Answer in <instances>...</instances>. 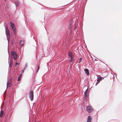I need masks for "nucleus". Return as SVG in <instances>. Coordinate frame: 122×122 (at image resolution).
I'll list each match as a JSON object with an SVG mask.
<instances>
[{
  "label": "nucleus",
  "instance_id": "6",
  "mask_svg": "<svg viewBox=\"0 0 122 122\" xmlns=\"http://www.w3.org/2000/svg\"><path fill=\"white\" fill-rule=\"evenodd\" d=\"M5 30L6 33L7 35V36H8L9 37H10V35L9 33V31L8 29L7 28H6V29Z\"/></svg>",
  "mask_w": 122,
  "mask_h": 122
},
{
  "label": "nucleus",
  "instance_id": "25",
  "mask_svg": "<svg viewBox=\"0 0 122 122\" xmlns=\"http://www.w3.org/2000/svg\"><path fill=\"white\" fill-rule=\"evenodd\" d=\"M76 28H75V29H74L75 30V29H76Z\"/></svg>",
  "mask_w": 122,
  "mask_h": 122
},
{
  "label": "nucleus",
  "instance_id": "17",
  "mask_svg": "<svg viewBox=\"0 0 122 122\" xmlns=\"http://www.w3.org/2000/svg\"><path fill=\"white\" fill-rule=\"evenodd\" d=\"M25 69H26V68L25 67L24 68V69L21 72V74L22 75V74L23 73V72L25 70Z\"/></svg>",
  "mask_w": 122,
  "mask_h": 122
},
{
  "label": "nucleus",
  "instance_id": "1",
  "mask_svg": "<svg viewBox=\"0 0 122 122\" xmlns=\"http://www.w3.org/2000/svg\"><path fill=\"white\" fill-rule=\"evenodd\" d=\"M68 55L69 57H71V59L70 60V62H72L74 60V56L73 55L72 53L70 51L68 54Z\"/></svg>",
  "mask_w": 122,
  "mask_h": 122
},
{
  "label": "nucleus",
  "instance_id": "5",
  "mask_svg": "<svg viewBox=\"0 0 122 122\" xmlns=\"http://www.w3.org/2000/svg\"><path fill=\"white\" fill-rule=\"evenodd\" d=\"M29 97L31 101L33 100L34 93L33 92H30L29 94Z\"/></svg>",
  "mask_w": 122,
  "mask_h": 122
},
{
  "label": "nucleus",
  "instance_id": "22",
  "mask_svg": "<svg viewBox=\"0 0 122 122\" xmlns=\"http://www.w3.org/2000/svg\"><path fill=\"white\" fill-rule=\"evenodd\" d=\"M13 31H15L16 30L15 28H14V29H13Z\"/></svg>",
  "mask_w": 122,
  "mask_h": 122
},
{
  "label": "nucleus",
  "instance_id": "2",
  "mask_svg": "<svg viewBox=\"0 0 122 122\" xmlns=\"http://www.w3.org/2000/svg\"><path fill=\"white\" fill-rule=\"evenodd\" d=\"M11 55L12 56L13 58L15 60H16L17 59V56L16 53L15 52L12 51L11 52Z\"/></svg>",
  "mask_w": 122,
  "mask_h": 122
},
{
  "label": "nucleus",
  "instance_id": "11",
  "mask_svg": "<svg viewBox=\"0 0 122 122\" xmlns=\"http://www.w3.org/2000/svg\"><path fill=\"white\" fill-rule=\"evenodd\" d=\"M4 111H1L0 112V117H1L3 116V114L4 113Z\"/></svg>",
  "mask_w": 122,
  "mask_h": 122
},
{
  "label": "nucleus",
  "instance_id": "3",
  "mask_svg": "<svg viewBox=\"0 0 122 122\" xmlns=\"http://www.w3.org/2000/svg\"><path fill=\"white\" fill-rule=\"evenodd\" d=\"M87 112L88 113H90L92 112L93 110L92 107L91 106H88L86 108Z\"/></svg>",
  "mask_w": 122,
  "mask_h": 122
},
{
  "label": "nucleus",
  "instance_id": "13",
  "mask_svg": "<svg viewBox=\"0 0 122 122\" xmlns=\"http://www.w3.org/2000/svg\"><path fill=\"white\" fill-rule=\"evenodd\" d=\"M9 92H5L4 93V97L6 96L7 95L9 97V95L8 94Z\"/></svg>",
  "mask_w": 122,
  "mask_h": 122
},
{
  "label": "nucleus",
  "instance_id": "18",
  "mask_svg": "<svg viewBox=\"0 0 122 122\" xmlns=\"http://www.w3.org/2000/svg\"><path fill=\"white\" fill-rule=\"evenodd\" d=\"M72 26V25L70 23L69 25V29H70L71 28Z\"/></svg>",
  "mask_w": 122,
  "mask_h": 122
},
{
  "label": "nucleus",
  "instance_id": "23",
  "mask_svg": "<svg viewBox=\"0 0 122 122\" xmlns=\"http://www.w3.org/2000/svg\"><path fill=\"white\" fill-rule=\"evenodd\" d=\"M14 34H15L16 33V31H14Z\"/></svg>",
  "mask_w": 122,
  "mask_h": 122
},
{
  "label": "nucleus",
  "instance_id": "10",
  "mask_svg": "<svg viewBox=\"0 0 122 122\" xmlns=\"http://www.w3.org/2000/svg\"><path fill=\"white\" fill-rule=\"evenodd\" d=\"M11 86V82H8L7 84V87H10Z\"/></svg>",
  "mask_w": 122,
  "mask_h": 122
},
{
  "label": "nucleus",
  "instance_id": "20",
  "mask_svg": "<svg viewBox=\"0 0 122 122\" xmlns=\"http://www.w3.org/2000/svg\"><path fill=\"white\" fill-rule=\"evenodd\" d=\"M18 63H15V66H17V65H18Z\"/></svg>",
  "mask_w": 122,
  "mask_h": 122
},
{
  "label": "nucleus",
  "instance_id": "21",
  "mask_svg": "<svg viewBox=\"0 0 122 122\" xmlns=\"http://www.w3.org/2000/svg\"><path fill=\"white\" fill-rule=\"evenodd\" d=\"M80 61L79 62V63L80 62H81V58H80Z\"/></svg>",
  "mask_w": 122,
  "mask_h": 122
},
{
  "label": "nucleus",
  "instance_id": "19",
  "mask_svg": "<svg viewBox=\"0 0 122 122\" xmlns=\"http://www.w3.org/2000/svg\"><path fill=\"white\" fill-rule=\"evenodd\" d=\"M39 68H40V67H39V65L38 66V68L37 69V72L39 70Z\"/></svg>",
  "mask_w": 122,
  "mask_h": 122
},
{
  "label": "nucleus",
  "instance_id": "24",
  "mask_svg": "<svg viewBox=\"0 0 122 122\" xmlns=\"http://www.w3.org/2000/svg\"><path fill=\"white\" fill-rule=\"evenodd\" d=\"M87 89L85 91V92H87Z\"/></svg>",
  "mask_w": 122,
  "mask_h": 122
},
{
  "label": "nucleus",
  "instance_id": "12",
  "mask_svg": "<svg viewBox=\"0 0 122 122\" xmlns=\"http://www.w3.org/2000/svg\"><path fill=\"white\" fill-rule=\"evenodd\" d=\"M24 42L22 41H20V45L21 46H22L23 45Z\"/></svg>",
  "mask_w": 122,
  "mask_h": 122
},
{
  "label": "nucleus",
  "instance_id": "7",
  "mask_svg": "<svg viewBox=\"0 0 122 122\" xmlns=\"http://www.w3.org/2000/svg\"><path fill=\"white\" fill-rule=\"evenodd\" d=\"M84 95V98L86 100L88 95V92H85Z\"/></svg>",
  "mask_w": 122,
  "mask_h": 122
},
{
  "label": "nucleus",
  "instance_id": "15",
  "mask_svg": "<svg viewBox=\"0 0 122 122\" xmlns=\"http://www.w3.org/2000/svg\"><path fill=\"white\" fill-rule=\"evenodd\" d=\"M22 75L21 74L18 77V81H19L21 79V76Z\"/></svg>",
  "mask_w": 122,
  "mask_h": 122
},
{
  "label": "nucleus",
  "instance_id": "14",
  "mask_svg": "<svg viewBox=\"0 0 122 122\" xmlns=\"http://www.w3.org/2000/svg\"><path fill=\"white\" fill-rule=\"evenodd\" d=\"M15 3L16 5L18 6V5H19V2L18 1H16L15 2Z\"/></svg>",
  "mask_w": 122,
  "mask_h": 122
},
{
  "label": "nucleus",
  "instance_id": "9",
  "mask_svg": "<svg viewBox=\"0 0 122 122\" xmlns=\"http://www.w3.org/2000/svg\"><path fill=\"white\" fill-rule=\"evenodd\" d=\"M84 71L85 72V73L87 75H88L89 74V70L87 69H84Z\"/></svg>",
  "mask_w": 122,
  "mask_h": 122
},
{
  "label": "nucleus",
  "instance_id": "8",
  "mask_svg": "<svg viewBox=\"0 0 122 122\" xmlns=\"http://www.w3.org/2000/svg\"><path fill=\"white\" fill-rule=\"evenodd\" d=\"M92 118L90 116H89L87 119V122H91L92 121Z\"/></svg>",
  "mask_w": 122,
  "mask_h": 122
},
{
  "label": "nucleus",
  "instance_id": "4",
  "mask_svg": "<svg viewBox=\"0 0 122 122\" xmlns=\"http://www.w3.org/2000/svg\"><path fill=\"white\" fill-rule=\"evenodd\" d=\"M97 84L99 83L100 81H101L102 79H104L103 77H101V76L99 75L97 76Z\"/></svg>",
  "mask_w": 122,
  "mask_h": 122
},
{
  "label": "nucleus",
  "instance_id": "16",
  "mask_svg": "<svg viewBox=\"0 0 122 122\" xmlns=\"http://www.w3.org/2000/svg\"><path fill=\"white\" fill-rule=\"evenodd\" d=\"M10 23H12V25H11V26L12 27V28L13 30V29H14V28H15L14 27V25H13V24L11 22H10Z\"/></svg>",
  "mask_w": 122,
  "mask_h": 122
}]
</instances>
